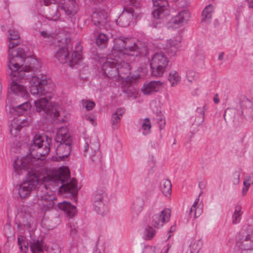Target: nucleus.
<instances>
[{
	"label": "nucleus",
	"mask_w": 253,
	"mask_h": 253,
	"mask_svg": "<svg viewBox=\"0 0 253 253\" xmlns=\"http://www.w3.org/2000/svg\"><path fill=\"white\" fill-rule=\"evenodd\" d=\"M51 141V139L46 135L43 137L36 135L29 147L30 156L21 160L19 169H31L33 161L44 159L50 151ZM27 175L26 181L20 185L18 190L19 194L22 198L29 196L30 192L36 188L41 179V174L32 168L31 171H27Z\"/></svg>",
	"instance_id": "f257e3e1"
},
{
	"label": "nucleus",
	"mask_w": 253,
	"mask_h": 253,
	"mask_svg": "<svg viewBox=\"0 0 253 253\" xmlns=\"http://www.w3.org/2000/svg\"><path fill=\"white\" fill-rule=\"evenodd\" d=\"M147 49L139 42H136L131 38L121 37L116 39L112 53L114 57H118V72L119 79L126 82H133L137 79L135 77H130L131 67L130 63L138 61L140 55H144L147 53Z\"/></svg>",
	"instance_id": "f03ea898"
},
{
	"label": "nucleus",
	"mask_w": 253,
	"mask_h": 253,
	"mask_svg": "<svg viewBox=\"0 0 253 253\" xmlns=\"http://www.w3.org/2000/svg\"><path fill=\"white\" fill-rule=\"evenodd\" d=\"M30 91L32 95H36L41 97L35 101L36 110L47 119L57 118L59 116L61 108L55 103L49 102L45 95L52 91L54 85L51 80L45 76L41 78L32 76L29 81Z\"/></svg>",
	"instance_id": "7ed1b4c3"
},
{
	"label": "nucleus",
	"mask_w": 253,
	"mask_h": 253,
	"mask_svg": "<svg viewBox=\"0 0 253 253\" xmlns=\"http://www.w3.org/2000/svg\"><path fill=\"white\" fill-rule=\"evenodd\" d=\"M16 40V33L14 31L9 30L8 40L9 42L8 45V67L10 71L9 75L10 77L11 83L10 85V91L7 94V99L6 102V111L8 116L9 121V139L14 142L16 138V121L14 96L16 93V60L15 57L16 43L14 41Z\"/></svg>",
	"instance_id": "20e7f679"
},
{
	"label": "nucleus",
	"mask_w": 253,
	"mask_h": 253,
	"mask_svg": "<svg viewBox=\"0 0 253 253\" xmlns=\"http://www.w3.org/2000/svg\"><path fill=\"white\" fill-rule=\"evenodd\" d=\"M70 172L67 168H60L49 171L46 177H43L44 181L52 182L57 185L61 184L60 188H63L65 191L72 194L73 196L77 195L78 189L76 185V180L74 178L68 182Z\"/></svg>",
	"instance_id": "39448f33"
},
{
	"label": "nucleus",
	"mask_w": 253,
	"mask_h": 253,
	"mask_svg": "<svg viewBox=\"0 0 253 253\" xmlns=\"http://www.w3.org/2000/svg\"><path fill=\"white\" fill-rule=\"evenodd\" d=\"M27 47L17 48V80L27 77L26 73L37 70L39 67L37 59L28 55Z\"/></svg>",
	"instance_id": "423d86ee"
},
{
	"label": "nucleus",
	"mask_w": 253,
	"mask_h": 253,
	"mask_svg": "<svg viewBox=\"0 0 253 253\" xmlns=\"http://www.w3.org/2000/svg\"><path fill=\"white\" fill-rule=\"evenodd\" d=\"M55 141L57 156L53 157L52 160L55 161L62 160L69 155L72 147V139L66 127H62L57 130Z\"/></svg>",
	"instance_id": "0eeeda50"
},
{
	"label": "nucleus",
	"mask_w": 253,
	"mask_h": 253,
	"mask_svg": "<svg viewBox=\"0 0 253 253\" xmlns=\"http://www.w3.org/2000/svg\"><path fill=\"white\" fill-rule=\"evenodd\" d=\"M83 150L84 156L88 155L94 164H98L101 162L102 155L99 141L97 138L85 137L83 145Z\"/></svg>",
	"instance_id": "6e6552de"
},
{
	"label": "nucleus",
	"mask_w": 253,
	"mask_h": 253,
	"mask_svg": "<svg viewBox=\"0 0 253 253\" xmlns=\"http://www.w3.org/2000/svg\"><path fill=\"white\" fill-rule=\"evenodd\" d=\"M169 62L168 58L163 53H155L150 62L152 75L155 77H162L166 71Z\"/></svg>",
	"instance_id": "1a4fd4ad"
},
{
	"label": "nucleus",
	"mask_w": 253,
	"mask_h": 253,
	"mask_svg": "<svg viewBox=\"0 0 253 253\" xmlns=\"http://www.w3.org/2000/svg\"><path fill=\"white\" fill-rule=\"evenodd\" d=\"M237 242L245 250L253 249V228L250 225H245L237 237Z\"/></svg>",
	"instance_id": "9d476101"
},
{
	"label": "nucleus",
	"mask_w": 253,
	"mask_h": 253,
	"mask_svg": "<svg viewBox=\"0 0 253 253\" xmlns=\"http://www.w3.org/2000/svg\"><path fill=\"white\" fill-rule=\"evenodd\" d=\"M28 93L26 88L23 85L17 83V99L19 104L17 105V116L22 115L30 108L28 101Z\"/></svg>",
	"instance_id": "9b49d317"
},
{
	"label": "nucleus",
	"mask_w": 253,
	"mask_h": 253,
	"mask_svg": "<svg viewBox=\"0 0 253 253\" xmlns=\"http://www.w3.org/2000/svg\"><path fill=\"white\" fill-rule=\"evenodd\" d=\"M119 59L116 58H108L102 65V71L104 74L109 78L117 81L119 80V72H118Z\"/></svg>",
	"instance_id": "f8f14e48"
},
{
	"label": "nucleus",
	"mask_w": 253,
	"mask_h": 253,
	"mask_svg": "<svg viewBox=\"0 0 253 253\" xmlns=\"http://www.w3.org/2000/svg\"><path fill=\"white\" fill-rule=\"evenodd\" d=\"M57 2L52 3L58 5L59 8L62 10L67 15H74L79 10V6L76 0H57Z\"/></svg>",
	"instance_id": "ddd939ff"
},
{
	"label": "nucleus",
	"mask_w": 253,
	"mask_h": 253,
	"mask_svg": "<svg viewBox=\"0 0 253 253\" xmlns=\"http://www.w3.org/2000/svg\"><path fill=\"white\" fill-rule=\"evenodd\" d=\"M137 17V12L132 7H126L122 13L116 20V23L119 26L126 27L128 26L133 16Z\"/></svg>",
	"instance_id": "4468645a"
},
{
	"label": "nucleus",
	"mask_w": 253,
	"mask_h": 253,
	"mask_svg": "<svg viewBox=\"0 0 253 253\" xmlns=\"http://www.w3.org/2000/svg\"><path fill=\"white\" fill-rule=\"evenodd\" d=\"M154 9L152 14L156 19H161L169 14L168 2L166 0H152Z\"/></svg>",
	"instance_id": "2eb2a0df"
},
{
	"label": "nucleus",
	"mask_w": 253,
	"mask_h": 253,
	"mask_svg": "<svg viewBox=\"0 0 253 253\" xmlns=\"http://www.w3.org/2000/svg\"><path fill=\"white\" fill-rule=\"evenodd\" d=\"M170 217V210L169 209H165L160 213L153 215L151 224L154 227L159 228L163 226L165 222L169 221Z\"/></svg>",
	"instance_id": "dca6fc26"
},
{
	"label": "nucleus",
	"mask_w": 253,
	"mask_h": 253,
	"mask_svg": "<svg viewBox=\"0 0 253 253\" xmlns=\"http://www.w3.org/2000/svg\"><path fill=\"white\" fill-rule=\"evenodd\" d=\"M180 42V37L176 36L168 40L167 43L162 44L160 48L165 50L170 56H173L178 51Z\"/></svg>",
	"instance_id": "f3484780"
},
{
	"label": "nucleus",
	"mask_w": 253,
	"mask_h": 253,
	"mask_svg": "<svg viewBox=\"0 0 253 253\" xmlns=\"http://www.w3.org/2000/svg\"><path fill=\"white\" fill-rule=\"evenodd\" d=\"M59 48L55 54V57L61 63H66L68 62L69 55V50L71 48V45L67 43V42H63L62 45H58Z\"/></svg>",
	"instance_id": "a211bd4d"
},
{
	"label": "nucleus",
	"mask_w": 253,
	"mask_h": 253,
	"mask_svg": "<svg viewBox=\"0 0 253 253\" xmlns=\"http://www.w3.org/2000/svg\"><path fill=\"white\" fill-rule=\"evenodd\" d=\"M93 23L100 28H104L108 23V15L103 10H96L92 15Z\"/></svg>",
	"instance_id": "6ab92c4d"
},
{
	"label": "nucleus",
	"mask_w": 253,
	"mask_h": 253,
	"mask_svg": "<svg viewBox=\"0 0 253 253\" xmlns=\"http://www.w3.org/2000/svg\"><path fill=\"white\" fill-rule=\"evenodd\" d=\"M190 17L189 11L184 10L179 12L178 14L171 19V23L173 27L179 28L187 23Z\"/></svg>",
	"instance_id": "aec40b11"
},
{
	"label": "nucleus",
	"mask_w": 253,
	"mask_h": 253,
	"mask_svg": "<svg viewBox=\"0 0 253 253\" xmlns=\"http://www.w3.org/2000/svg\"><path fill=\"white\" fill-rule=\"evenodd\" d=\"M163 85V83L159 81H151L144 84L141 90L144 94L149 95L158 91Z\"/></svg>",
	"instance_id": "412c9836"
},
{
	"label": "nucleus",
	"mask_w": 253,
	"mask_h": 253,
	"mask_svg": "<svg viewBox=\"0 0 253 253\" xmlns=\"http://www.w3.org/2000/svg\"><path fill=\"white\" fill-rule=\"evenodd\" d=\"M77 51L73 52L71 58L68 59V62L70 66H73L74 65L80 64L82 62V57L80 52L81 50L82 47L80 44L77 43L76 46Z\"/></svg>",
	"instance_id": "4be33fe9"
},
{
	"label": "nucleus",
	"mask_w": 253,
	"mask_h": 253,
	"mask_svg": "<svg viewBox=\"0 0 253 253\" xmlns=\"http://www.w3.org/2000/svg\"><path fill=\"white\" fill-rule=\"evenodd\" d=\"M58 207L61 210L65 211L68 216H73L76 212V207L70 203L63 202L58 204Z\"/></svg>",
	"instance_id": "5701e85b"
},
{
	"label": "nucleus",
	"mask_w": 253,
	"mask_h": 253,
	"mask_svg": "<svg viewBox=\"0 0 253 253\" xmlns=\"http://www.w3.org/2000/svg\"><path fill=\"white\" fill-rule=\"evenodd\" d=\"M46 190L47 188L45 184L40 185L37 191V198L39 200L43 201L54 197L53 196L49 195Z\"/></svg>",
	"instance_id": "b1692460"
},
{
	"label": "nucleus",
	"mask_w": 253,
	"mask_h": 253,
	"mask_svg": "<svg viewBox=\"0 0 253 253\" xmlns=\"http://www.w3.org/2000/svg\"><path fill=\"white\" fill-rule=\"evenodd\" d=\"M5 233L7 237V242L5 245V248L10 246L12 243V248H14V242L15 241L14 229L10 225H7L5 228Z\"/></svg>",
	"instance_id": "393cba45"
},
{
	"label": "nucleus",
	"mask_w": 253,
	"mask_h": 253,
	"mask_svg": "<svg viewBox=\"0 0 253 253\" xmlns=\"http://www.w3.org/2000/svg\"><path fill=\"white\" fill-rule=\"evenodd\" d=\"M199 201V199L197 198L192 206L189 211V215L191 217L193 216L194 218H197L199 217L202 213V208L199 206H197Z\"/></svg>",
	"instance_id": "a878e982"
},
{
	"label": "nucleus",
	"mask_w": 253,
	"mask_h": 253,
	"mask_svg": "<svg viewBox=\"0 0 253 253\" xmlns=\"http://www.w3.org/2000/svg\"><path fill=\"white\" fill-rule=\"evenodd\" d=\"M168 80L171 86H175L180 82L181 77L176 71L172 70L169 73Z\"/></svg>",
	"instance_id": "bb28decb"
},
{
	"label": "nucleus",
	"mask_w": 253,
	"mask_h": 253,
	"mask_svg": "<svg viewBox=\"0 0 253 253\" xmlns=\"http://www.w3.org/2000/svg\"><path fill=\"white\" fill-rule=\"evenodd\" d=\"M109 37L105 34H99L96 39V44L100 48L106 47L108 42Z\"/></svg>",
	"instance_id": "cd10ccee"
},
{
	"label": "nucleus",
	"mask_w": 253,
	"mask_h": 253,
	"mask_svg": "<svg viewBox=\"0 0 253 253\" xmlns=\"http://www.w3.org/2000/svg\"><path fill=\"white\" fill-rule=\"evenodd\" d=\"M213 7L212 5H209L204 9L202 12V21L209 22L212 17V12Z\"/></svg>",
	"instance_id": "c85d7f7f"
},
{
	"label": "nucleus",
	"mask_w": 253,
	"mask_h": 253,
	"mask_svg": "<svg viewBox=\"0 0 253 253\" xmlns=\"http://www.w3.org/2000/svg\"><path fill=\"white\" fill-rule=\"evenodd\" d=\"M18 245L22 253H26L28 250L29 243L25 237L20 235L18 237Z\"/></svg>",
	"instance_id": "c756f323"
},
{
	"label": "nucleus",
	"mask_w": 253,
	"mask_h": 253,
	"mask_svg": "<svg viewBox=\"0 0 253 253\" xmlns=\"http://www.w3.org/2000/svg\"><path fill=\"white\" fill-rule=\"evenodd\" d=\"M161 190L166 196L169 195L171 192V184L169 180H164L161 183Z\"/></svg>",
	"instance_id": "7c9ffc66"
},
{
	"label": "nucleus",
	"mask_w": 253,
	"mask_h": 253,
	"mask_svg": "<svg viewBox=\"0 0 253 253\" xmlns=\"http://www.w3.org/2000/svg\"><path fill=\"white\" fill-rule=\"evenodd\" d=\"M242 214V207L240 205H237L235 208V211L232 215V223L236 224L240 222Z\"/></svg>",
	"instance_id": "2f4dec72"
},
{
	"label": "nucleus",
	"mask_w": 253,
	"mask_h": 253,
	"mask_svg": "<svg viewBox=\"0 0 253 253\" xmlns=\"http://www.w3.org/2000/svg\"><path fill=\"white\" fill-rule=\"evenodd\" d=\"M30 248L32 253L42 252V242L38 240H33V241L31 242Z\"/></svg>",
	"instance_id": "473e14b6"
},
{
	"label": "nucleus",
	"mask_w": 253,
	"mask_h": 253,
	"mask_svg": "<svg viewBox=\"0 0 253 253\" xmlns=\"http://www.w3.org/2000/svg\"><path fill=\"white\" fill-rule=\"evenodd\" d=\"M203 246V242L201 240H197L193 241L189 246L190 253H198Z\"/></svg>",
	"instance_id": "72a5a7b5"
},
{
	"label": "nucleus",
	"mask_w": 253,
	"mask_h": 253,
	"mask_svg": "<svg viewBox=\"0 0 253 253\" xmlns=\"http://www.w3.org/2000/svg\"><path fill=\"white\" fill-rule=\"evenodd\" d=\"M125 112V109L122 108L117 109L115 112L112 114V125H115L120 122L121 117L124 114Z\"/></svg>",
	"instance_id": "f704fd0d"
},
{
	"label": "nucleus",
	"mask_w": 253,
	"mask_h": 253,
	"mask_svg": "<svg viewBox=\"0 0 253 253\" xmlns=\"http://www.w3.org/2000/svg\"><path fill=\"white\" fill-rule=\"evenodd\" d=\"M54 199L55 197L43 200V203L42 204V211L45 212L46 211L52 209L55 204L54 202Z\"/></svg>",
	"instance_id": "c9c22d12"
},
{
	"label": "nucleus",
	"mask_w": 253,
	"mask_h": 253,
	"mask_svg": "<svg viewBox=\"0 0 253 253\" xmlns=\"http://www.w3.org/2000/svg\"><path fill=\"white\" fill-rule=\"evenodd\" d=\"M94 206L96 212L103 214L107 212V208L105 206L103 202H93Z\"/></svg>",
	"instance_id": "e433bc0d"
},
{
	"label": "nucleus",
	"mask_w": 253,
	"mask_h": 253,
	"mask_svg": "<svg viewBox=\"0 0 253 253\" xmlns=\"http://www.w3.org/2000/svg\"><path fill=\"white\" fill-rule=\"evenodd\" d=\"M206 110V105L197 108L196 111L200 115L199 116L197 117L196 120L198 124H200L204 121V115Z\"/></svg>",
	"instance_id": "4c0bfd02"
},
{
	"label": "nucleus",
	"mask_w": 253,
	"mask_h": 253,
	"mask_svg": "<svg viewBox=\"0 0 253 253\" xmlns=\"http://www.w3.org/2000/svg\"><path fill=\"white\" fill-rule=\"evenodd\" d=\"M151 128V125L150 121L148 118H145L143 120L142 123V128L144 130L143 134L146 135L150 132Z\"/></svg>",
	"instance_id": "58836bf2"
},
{
	"label": "nucleus",
	"mask_w": 253,
	"mask_h": 253,
	"mask_svg": "<svg viewBox=\"0 0 253 253\" xmlns=\"http://www.w3.org/2000/svg\"><path fill=\"white\" fill-rule=\"evenodd\" d=\"M143 203L139 201H136L133 203L131 206L132 211L136 214H139L143 209Z\"/></svg>",
	"instance_id": "ea45409f"
},
{
	"label": "nucleus",
	"mask_w": 253,
	"mask_h": 253,
	"mask_svg": "<svg viewBox=\"0 0 253 253\" xmlns=\"http://www.w3.org/2000/svg\"><path fill=\"white\" fill-rule=\"evenodd\" d=\"M47 16V18L50 20L56 21L59 18L60 13L58 11V9L55 8L54 9L49 10Z\"/></svg>",
	"instance_id": "a19ab883"
},
{
	"label": "nucleus",
	"mask_w": 253,
	"mask_h": 253,
	"mask_svg": "<svg viewBox=\"0 0 253 253\" xmlns=\"http://www.w3.org/2000/svg\"><path fill=\"white\" fill-rule=\"evenodd\" d=\"M156 234L155 230L150 226H148L145 230V239L147 240L151 239Z\"/></svg>",
	"instance_id": "79ce46f5"
},
{
	"label": "nucleus",
	"mask_w": 253,
	"mask_h": 253,
	"mask_svg": "<svg viewBox=\"0 0 253 253\" xmlns=\"http://www.w3.org/2000/svg\"><path fill=\"white\" fill-rule=\"evenodd\" d=\"M253 183V180L252 176H247L244 181V187L243 188V192H246L251 183Z\"/></svg>",
	"instance_id": "37998d69"
},
{
	"label": "nucleus",
	"mask_w": 253,
	"mask_h": 253,
	"mask_svg": "<svg viewBox=\"0 0 253 253\" xmlns=\"http://www.w3.org/2000/svg\"><path fill=\"white\" fill-rule=\"evenodd\" d=\"M187 78L188 81L192 82L198 78V73L193 70H190L187 72Z\"/></svg>",
	"instance_id": "c03bdc74"
},
{
	"label": "nucleus",
	"mask_w": 253,
	"mask_h": 253,
	"mask_svg": "<svg viewBox=\"0 0 253 253\" xmlns=\"http://www.w3.org/2000/svg\"><path fill=\"white\" fill-rule=\"evenodd\" d=\"M104 193L102 191H96L94 195L93 202H103Z\"/></svg>",
	"instance_id": "a18cd8bd"
},
{
	"label": "nucleus",
	"mask_w": 253,
	"mask_h": 253,
	"mask_svg": "<svg viewBox=\"0 0 253 253\" xmlns=\"http://www.w3.org/2000/svg\"><path fill=\"white\" fill-rule=\"evenodd\" d=\"M82 104L86 110H90L95 106V103L93 101L89 100H83Z\"/></svg>",
	"instance_id": "49530a36"
},
{
	"label": "nucleus",
	"mask_w": 253,
	"mask_h": 253,
	"mask_svg": "<svg viewBox=\"0 0 253 253\" xmlns=\"http://www.w3.org/2000/svg\"><path fill=\"white\" fill-rule=\"evenodd\" d=\"M157 117V122L159 126L160 129L161 130L165 126L166 121L164 116L163 115H158Z\"/></svg>",
	"instance_id": "de8ad7c7"
},
{
	"label": "nucleus",
	"mask_w": 253,
	"mask_h": 253,
	"mask_svg": "<svg viewBox=\"0 0 253 253\" xmlns=\"http://www.w3.org/2000/svg\"><path fill=\"white\" fill-rule=\"evenodd\" d=\"M128 4L133 6L135 10H137L140 7V0H126Z\"/></svg>",
	"instance_id": "09e8293b"
},
{
	"label": "nucleus",
	"mask_w": 253,
	"mask_h": 253,
	"mask_svg": "<svg viewBox=\"0 0 253 253\" xmlns=\"http://www.w3.org/2000/svg\"><path fill=\"white\" fill-rule=\"evenodd\" d=\"M232 180L234 184H237L240 181V172L239 171L235 172L232 178Z\"/></svg>",
	"instance_id": "8fccbe9b"
},
{
	"label": "nucleus",
	"mask_w": 253,
	"mask_h": 253,
	"mask_svg": "<svg viewBox=\"0 0 253 253\" xmlns=\"http://www.w3.org/2000/svg\"><path fill=\"white\" fill-rule=\"evenodd\" d=\"M40 35L43 38H53L54 34L47 31H42L40 32Z\"/></svg>",
	"instance_id": "3c124183"
},
{
	"label": "nucleus",
	"mask_w": 253,
	"mask_h": 253,
	"mask_svg": "<svg viewBox=\"0 0 253 253\" xmlns=\"http://www.w3.org/2000/svg\"><path fill=\"white\" fill-rule=\"evenodd\" d=\"M143 253H156L155 248L151 246H146L144 248Z\"/></svg>",
	"instance_id": "603ef678"
},
{
	"label": "nucleus",
	"mask_w": 253,
	"mask_h": 253,
	"mask_svg": "<svg viewBox=\"0 0 253 253\" xmlns=\"http://www.w3.org/2000/svg\"><path fill=\"white\" fill-rule=\"evenodd\" d=\"M235 112V110L234 109H226L225 112H224V119L225 120H226V117H228L230 115V114L231 113H233Z\"/></svg>",
	"instance_id": "864d4df0"
},
{
	"label": "nucleus",
	"mask_w": 253,
	"mask_h": 253,
	"mask_svg": "<svg viewBox=\"0 0 253 253\" xmlns=\"http://www.w3.org/2000/svg\"><path fill=\"white\" fill-rule=\"evenodd\" d=\"M77 232V230L75 227H71L70 235L72 237H74L76 235Z\"/></svg>",
	"instance_id": "5fc2aeb1"
},
{
	"label": "nucleus",
	"mask_w": 253,
	"mask_h": 253,
	"mask_svg": "<svg viewBox=\"0 0 253 253\" xmlns=\"http://www.w3.org/2000/svg\"><path fill=\"white\" fill-rule=\"evenodd\" d=\"M27 124V122H24L23 123H22V125H17V127H16V129H17V130H20V129L23 127L24 126H26V125Z\"/></svg>",
	"instance_id": "6e6d98bb"
},
{
	"label": "nucleus",
	"mask_w": 253,
	"mask_h": 253,
	"mask_svg": "<svg viewBox=\"0 0 253 253\" xmlns=\"http://www.w3.org/2000/svg\"><path fill=\"white\" fill-rule=\"evenodd\" d=\"M175 230H176V226L175 225H173L171 226V227H170V229L169 230V233L173 232L175 231Z\"/></svg>",
	"instance_id": "4d7b16f0"
},
{
	"label": "nucleus",
	"mask_w": 253,
	"mask_h": 253,
	"mask_svg": "<svg viewBox=\"0 0 253 253\" xmlns=\"http://www.w3.org/2000/svg\"><path fill=\"white\" fill-rule=\"evenodd\" d=\"M12 161H13L12 167H13V171H14V172H16V159H13L12 160Z\"/></svg>",
	"instance_id": "13d9d810"
},
{
	"label": "nucleus",
	"mask_w": 253,
	"mask_h": 253,
	"mask_svg": "<svg viewBox=\"0 0 253 253\" xmlns=\"http://www.w3.org/2000/svg\"><path fill=\"white\" fill-rule=\"evenodd\" d=\"M223 56H224V54H223V52H221L219 55V56H218V59L219 60H221L223 59Z\"/></svg>",
	"instance_id": "bf43d9fd"
},
{
	"label": "nucleus",
	"mask_w": 253,
	"mask_h": 253,
	"mask_svg": "<svg viewBox=\"0 0 253 253\" xmlns=\"http://www.w3.org/2000/svg\"><path fill=\"white\" fill-rule=\"evenodd\" d=\"M87 120L90 122L91 123V124L92 125H94V119H92V118H90L89 117H88L87 118Z\"/></svg>",
	"instance_id": "052dcab7"
},
{
	"label": "nucleus",
	"mask_w": 253,
	"mask_h": 253,
	"mask_svg": "<svg viewBox=\"0 0 253 253\" xmlns=\"http://www.w3.org/2000/svg\"><path fill=\"white\" fill-rule=\"evenodd\" d=\"M15 153V148L14 147H11V155H14V154Z\"/></svg>",
	"instance_id": "680f3d73"
},
{
	"label": "nucleus",
	"mask_w": 253,
	"mask_h": 253,
	"mask_svg": "<svg viewBox=\"0 0 253 253\" xmlns=\"http://www.w3.org/2000/svg\"><path fill=\"white\" fill-rule=\"evenodd\" d=\"M249 7L250 8H252L253 9V0H252L251 2L249 3Z\"/></svg>",
	"instance_id": "e2e57ef3"
},
{
	"label": "nucleus",
	"mask_w": 253,
	"mask_h": 253,
	"mask_svg": "<svg viewBox=\"0 0 253 253\" xmlns=\"http://www.w3.org/2000/svg\"><path fill=\"white\" fill-rule=\"evenodd\" d=\"M213 100L215 103H218L219 101V100L218 98H217L215 96L214 97Z\"/></svg>",
	"instance_id": "0e129e2a"
},
{
	"label": "nucleus",
	"mask_w": 253,
	"mask_h": 253,
	"mask_svg": "<svg viewBox=\"0 0 253 253\" xmlns=\"http://www.w3.org/2000/svg\"><path fill=\"white\" fill-rule=\"evenodd\" d=\"M94 3L101 2L103 0H92Z\"/></svg>",
	"instance_id": "69168bd1"
},
{
	"label": "nucleus",
	"mask_w": 253,
	"mask_h": 253,
	"mask_svg": "<svg viewBox=\"0 0 253 253\" xmlns=\"http://www.w3.org/2000/svg\"><path fill=\"white\" fill-rule=\"evenodd\" d=\"M171 235H169V237L168 238V239H169L171 237Z\"/></svg>",
	"instance_id": "338daca9"
},
{
	"label": "nucleus",
	"mask_w": 253,
	"mask_h": 253,
	"mask_svg": "<svg viewBox=\"0 0 253 253\" xmlns=\"http://www.w3.org/2000/svg\"><path fill=\"white\" fill-rule=\"evenodd\" d=\"M42 252H35V253H42Z\"/></svg>",
	"instance_id": "774afa93"
}]
</instances>
